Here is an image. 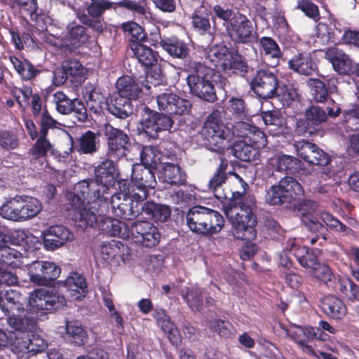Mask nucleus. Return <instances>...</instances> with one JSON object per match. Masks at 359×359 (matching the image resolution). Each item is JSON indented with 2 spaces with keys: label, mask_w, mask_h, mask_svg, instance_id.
<instances>
[{
  "label": "nucleus",
  "mask_w": 359,
  "mask_h": 359,
  "mask_svg": "<svg viewBox=\"0 0 359 359\" xmlns=\"http://www.w3.org/2000/svg\"><path fill=\"white\" fill-rule=\"evenodd\" d=\"M63 65L72 83L79 84L84 80L86 70L78 60H66L63 62Z\"/></svg>",
  "instance_id": "42"
},
{
  "label": "nucleus",
  "mask_w": 359,
  "mask_h": 359,
  "mask_svg": "<svg viewBox=\"0 0 359 359\" xmlns=\"http://www.w3.org/2000/svg\"><path fill=\"white\" fill-rule=\"evenodd\" d=\"M22 255L18 250L5 244L0 248V262L12 268H18L22 265L20 259Z\"/></svg>",
  "instance_id": "41"
},
{
  "label": "nucleus",
  "mask_w": 359,
  "mask_h": 359,
  "mask_svg": "<svg viewBox=\"0 0 359 359\" xmlns=\"http://www.w3.org/2000/svg\"><path fill=\"white\" fill-rule=\"evenodd\" d=\"M257 41L264 62L268 66L276 67L283 56V53L278 43L269 36H262L258 39Z\"/></svg>",
  "instance_id": "20"
},
{
  "label": "nucleus",
  "mask_w": 359,
  "mask_h": 359,
  "mask_svg": "<svg viewBox=\"0 0 359 359\" xmlns=\"http://www.w3.org/2000/svg\"><path fill=\"white\" fill-rule=\"evenodd\" d=\"M214 18L222 20L226 36L234 44L256 42L258 34L256 25L245 14L219 4L212 7Z\"/></svg>",
  "instance_id": "4"
},
{
  "label": "nucleus",
  "mask_w": 359,
  "mask_h": 359,
  "mask_svg": "<svg viewBox=\"0 0 359 359\" xmlns=\"http://www.w3.org/2000/svg\"><path fill=\"white\" fill-rule=\"evenodd\" d=\"M100 229L111 236H118L123 239L130 238V227L118 219L107 217L102 221Z\"/></svg>",
  "instance_id": "31"
},
{
  "label": "nucleus",
  "mask_w": 359,
  "mask_h": 359,
  "mask_svg": "<svg viewBox=\"0 0 359 359\" xmlns=\"http://www.w3.org/2000/svg\"><path fill=\"white\" fill-rule=\"evenodd\" d=\"M322 221L332 231L343 233L344 236H352L353 230L341 222L337 217L328 212H323L320 214Z\"/></svg>",
  "instance_id": "43"
},
{
  "label": "nucleus",
  "mask_w": 359,
  "mask_h": 359,
  "mask_svg": "<svg viewBox=\"0 0 359 359\" xmlns=\"http://www.w3.org/2000/svg\"><path fill=\"white\" fill-rule=\"evenodd\" d=\"M224 71L231 70L233 72L244 76L248 72V65L246 60L239 53L231 54L227 63H224Z\"/></svg>",
  "instance_id": "45"
},
{
  "label": "nucleus",
  "mask_w": 359,
  "mask_h": 359,
  "mask_svg": "<svg viewBox=\"0 0 359 359\" xmlns=\"http://www.w3.org/2000/svg\"><path fill=\"white\" fill-rule=\"evenodd\" d=\"M61 273V269L55 262L36 260L28 267V273L32 283L38 285L52 284Z\"/></svg>",
  "instance_id": "13"
},
{
  "label": "nucleus",
  "mask_w": 359,
  "mask_h": 359,
  "mask_svg": "<svg viewBox=\"0 0 359 359\" xmlns=\"http://www.w3.org/2000/svg\"><path fill=\"white\" fill-rule=\"evenodd\" d=\"M62 285L75 299H81L88 292L86 278L78 272H72L62 282Z\"/></svg>",
  "instance_id": "29"
},
{
  "label": "nucleus",
  "mask_w": 359,
  "mask_h": 359,
  "mask_svg": "<svg viewBox=\"0 0 359 359\" xmlns=\"http://www.w3.org/2000/svg\"><path fill=\"white\" fill-rule=\"evenodd\" d=\"M304 193L302 184L296 179L286 176L266 191L265 201L270 205H288L300 198Z\"/></svg>",
  "instance_id": "9"
},
{
  "label": "nucleus",
  "mask_w": 359,
  "mask_h": 359,
  "mask_svg": "<svg viewBox=\"0 0 359 359\" xmlns=\"http://www.w3.org/2000/svg\"><path fill=\"white\" fill-rule=\"evenodd\" d=\"M104 133L108 140L109 156L125 157L135 149L140 151V157H156L160 154V149L156 146H131L128 136L109 124L105 125Z\"/></svg>",
  "instance_id": "6"
},
{
  "label": "nucleus",
  "mask_w": 359,
  "mask_h": 359,
  "mask_svg": "<svg viewBox=\"0 0 359 359\" xmlns=\"http://www.w3.org/2000/svg\"><path fill=\"white\" fill-rule=\"evenodd\" d=\"M233 52L224 45H216L211 47L207 52V58L216 67L224 69V63H227Z\"/></svg>",
  "instance_id": "37"
},
{
  "label": "nucleus",
  "mask_w": 359,
  "mask_h": 359,
  "mask_svg": "<svg viewBox=\"0 0 359 359\" xmlns=\"http://www.w3.org/2000/svg\"><path fill=\"white\" fill-rule=\"evenodd\" d=\"M227 180L226 175H222L215 172L208 182L210 190L212 191L214 196L219 200L227 199L229 196L226 194L219 191L220 188Z\"/></svg>",
  "instance_id": "52"
},
{
  "label": "nucleus",
  "mask_w": 359,
  "mask_h": 359,
  "mask_svg": "<svg viewBox=\"0 0 359 359\" xmlns=\"http://www.w3.org/2000/svg\"><path fill=\"white\" fill-rule=\"evenodd\" d=\"M325 58L332 63L333 69L340 74H348L353 70V62L349 56L337 47L327 48Z\"/></svg>",
  "instance_id": "23"
},
{
  "label": "nucleus",
  "mask_w": 359,
  "mask_h": 359,
  "mask_svg": "<svg viewBox=\"0 0 359 359\" xmlns=\"http://www.w3.org/2000/svg\"><path fill=\"white\" fill-rule=\"evenodd\" d=\"M229 110L235 118L244 119L247 116L248 111L243 99L231 97L229 100Z\"/></svg>",
  "instance_id": "63"
},
{
  "label": "nucleus",
  "mask_w": 359,
  "mask_h": 359,
  "mask_svg": "<svg viewBox=\"0 0 359 359\" xmlns=\"http://www.w3.org/2000/svg\"><path fill=\"white\" fill-rule=\"evenodd\" d=\"M224 111L215 109L208 115L201 134L212 150L222 152L225 142L231 137L230 128L222 123Z\"/></svg>",
  "instance_id": "10"
},
{
  "label": "nucleus",
  "mask_w": 359,
  "mask_h": 359,
  "mask_svg": "<svg viewBox=\"0 0 359 359\" xmlns=\"http://www.w3.org/2000/svg\"><path fill=\"white\" fill-rule=\"evenodd\" d=\"M310 86L313 98L316 102H324L327 100L328 93L324 81L319 79H311Z\"/></svg>",
  "instance_id": "57"
},
{
  "label": "nucleus",
  "mask_w": 359,
  "mask_h": 359,
  "mask_svg": "<svg viewBox=\"0 0 359 359\" xmlns=\"http://www.w3.org/2000/svg\"><path fill=\"white\" fill-rule=\"evenodd\" d=\"M312 334L314 335L313 327L312 326H296V329L293 330L290 337L293 341L297 343H304L312 340Z\"/></svg>",
  "instance_id": "59"
},
{
  "label": "nucleus",
  "mask_w": 359,
  "mask_h": 359,
  "mask_svg": "<svg viewBox=\"0 0 359 359\" xmlns=\"http://www.w3.org/2000/svg\"><path fill=\"white\" fill-rule=\"evenodd\" d=\"M149 40L151 45L156 46L160 44L172 57L184 58L189 53L188 46L175 37L161 39L158 33H154L151 34Z\"/></svg>",
  "instance_id": "19"
},
{
  "label": "nucleus",
  "mask_w": 359,
  "mask_h": 359,
  "mask_svg": "<svg viewBox=\"0 0 359 359\" xmlns=\"http://www.w3.org/2000/svg\"><path fill=\"white\" fill-rule=\"evenodd\" d=\"M28 341L29 339L25 336L16 337L9 344L11 351L16 355L17 359H29L33 355Z\"/></svg>",
  "instance_id": "44"
},
{
  "label": "nucleus",
  "mask_w": 359,
  "mask_h": 359,
  "mask_svg": "<svg viewBox=\"0 0 359 359\" xmlns=\"http://www.w3.org/2000/svg\"><path fill=\"white\" fill-rule=\"evenodd\" d=\"M142 212L145 217L156 223L165 222L170 217L171 210L169 206L155 203L152 201L144 202L141 206Z\"/></svg>",
  "instance_id": "28"
},
{
  "label": "nucleus",
  "mask_w": 359,
  "mask_h": 359,
  "mask_svg": "<svg viewBox=\"0 0 359 359\" xmlns=\"http://www.w3.org/2000/svg\"><path fill=\"white\" fill-rule=\"evenodd\" d=\"M186 66L192 72L187 77V83L191 93L203 100L215 102L217 100L216 93L209 77L212 69L203 63L194 60H189Z\"/></svg>",
  "instance_id": "7"
},
{
  "label": "nucleus",
  "mask_w": 359,
  "mask_h": 359,
  "mask_svg": "<svg viewBox=\"0 0 359 359\" xmlns=\"http://www.w3.org/2000/svg\"><path fill=\"white\" fill-rule=\"evenodd\" d=\"M128 248L122 242L116 240L103 242L100 246L102 257L106 262H111L116 258L124 260L125 252Z\"/></svg>",
  "instance_id": "32"
},
{
  "label": "nucleus",
  "mask_w": 359,
  "mask_h": 359,
  "mask_svg": "<svg viewBox=\"0 0 359 359\" xmlns=\"http://www.w3.org/2000/svg\"><path fill=\"white\" fill-rule=\"evenodd\" d=\"M162 175L164 181L170 184L182 185L187 180V175L179 165L170 163H164L162 167Z\"/></svg>",
  "instance_id": "36"
},
{
  "label": "nucleus",
  "mask_w": 359,
  "mask_h": 359,
  "mask_svg": "<svg viewBox=\"0 0 359 359\" xmlns=\"http://www.w3.org/2000/svg\"><path fill=\"white\" fill-rule=\"evenodd\" d=\"M25 299L17 290L12 288L4 289L0 291V309L6 314L25 311L22 300Z\"/></svg>",
  "instance_id": "22"
},
{
  "label": "nucleus",
  "mask_w": 359,
  "mask_h": 359,
  "mask_svg": "<svg viewBox=\"0 0 359 359\" xmlns=\"http://www.w3.org/2000/svg\"><path fill=\"white\" fill-rule=\"evenodd\" d=\"M181 218L194 233L209 237L219 233L225 223L223 215L218 211L202 205H195L189 208L185 214L184 211L177 213V219Z\"/></svg>",
  "instance_id": "5"
},
{
  "label": "nucleus",
  "mask_w": 359,
  "mask_h": 359,
  "mask_svg": "<svg viewBox=\"0 0 359 359\" xmlns=\"http://www.w3.org/2000/svg\"><path fill=\"white\" fill-rule=\"evenodd\" d=\"M161 237L158 229L149 221H135L130 226V238L135 243L143 248H151L156 246Z\"/></svg>",
  "instance_id": "12"
},
{
  "label": "nucleus",
  "mask_w": 359,
  "mask_h": 359,
  "mask_svg": "<svg viewBox=\"0 0 359 359\" xmlns=\"http://www.w3.org/2000/svg\"><path fill=\"white\" fill-rule=\"evenodd\" d=\"M308 158H277V170L285 171L290 174L306 173L305 162Z\"/></svg>",
  "instance_id": "38"
},
{
  "label": "nucleus",
  "mask_w": 359,
  "mask_h": 359,
  "mask_svg": "<svg viewBox=\"0 0 359 359\" xmlns=\"http://www.w3.org/2000/svg\"><path fill=\"white\" fill-rule=\"evenodd\" d=\"M297 8L302 11L307 17L315 22L320 20V13L316 4L309 0H300L297 3Z\"/></svg>",
  "instance_id": "62"
},
{
  "label": "nucleus",
  "mask_w": 359,
  "mask_h": 359,
  "mask_svg": "<svg viewBox=\"0 0 359 359\" xmlns=\"http://www.w3.org/2000/svg\"><path fill=\"white\" fill-rule=\"evenodd\" d=\"M91 3L87 7L88 13L93 18H100L107 9H109L112 3L109 0H90Z\"/></svg>",
  "instance_id": "61"
},
{
  "label": "nucleus",
  "mask_w": 359,
  "mask_h": 359,
  "mask_svg": "<svg viewBox=\"0 0 359 359\" xmlns=\"http://www.w3.org/2000/svg\"><path fill=\"white\" fill-rule=\"evenodd\" d=\"M22 210L24 221L31 219L37 215L42 210L41 202L36 198L27 196L23 198Z\"/></svg>",
  "instance_id": "51"
},
{
  "label": "nucleus",
  "mask_w": 359,
  "mask_h": 359,
  "mask_svg": "<svg viewBox=\"0 0 359 359\" xmlns=\"http://www.w3.org/2000/svg\"><path fill=\"white\" fill-rule=\"evenodd\" d=\"M161 330L167 334L170 344L177 346L182 342V337L180 332L175 324L170 320V317L165 318L159 324H158Z\"/></svg>",
  "instance_id": "46"
},
{
  "label": "nucleus",
  "mask_w": 359,
  "mask_h": 359,
  "mask_svg": "<svg viewBox=\"0 0 359 359\" xmlns=\"http://www.w3.org/2000/svg\"><path fill=\"white\" fill-rule=\"evenodd\" d=\"M261 145L258 142L242 140L234 142L227 149L229 150V154L234 157H257L259 155L257 147Z\"/></svg>",
  "instance_id": "34"
},
{
  "label": "nucleus",
  "mask_w": 359,
  "mask_h": 359,
  "mask_svg": "<svg viewBox=\"0 0 359 359\" xmlns=\"http://www.w3.org/2000/svg\"><path fill=\"white\" fill-rule=\"evenodd\" d=\"M131 50L139 62L145 67L155 65L157 62L156 54L149 46L139 41H133Z\"/></svg>",
  "instance_id": "35"
},
{
  "label": "nucleus",
  "mask_w": 359,
  "mask_h": 359,
  "mask_svg": "<svg viewBox=\"0 0 359 359\" xmlns=\"http://www.w3.org/2000/svg\"><path fill=\"white\" fill-rule=\"evenodd\" d=\"M84 98L88 104L91 108H97L104 102V97L100 93L99 90L92 84H88L85 87L83 91Z\"/></svg>",
  "instance_id": "54"
},
{
  "label": "nucleus",
  "mask_w": 359,
  "mask_h": 359,
  "mask_svg": "<svg viewBox=\"0 0 359 359\" xmlns=\"http://www.w3.org/2000/svg\"><path fill=\"white\" fill-rule=\"evenodd\" d=\"M183 297L193 311L200 312L202 310L203 297L202 291L199 287H188Z\"/></svg>",
  "instance_id": "47"
},
{
  "label": "nucleus",
  "mask_w": 359,
  "mask_h": 359,
  "mask_svg": "<svg viewBox=\"0 0 359 359\" xmlns=\"http://www.w3.org/2000/svg\"><path fill=\"white\" fill-rule=\"evenodd\" d=\"M321 309L327 317L334 320H341L347 313L344 302L334 295H327L322 299Z\"/></svg>",
  "instance_id": "27"
},
{
  "label": "nucleus",
  "mask_w": 359,
  "mask_h": 359,
  "mask_svg": "<svg viewBox=\"0 0 359 359\" xmlns=\"http://www.w3.org/2000/svg\"><path fill=\"white\" fill-rule=\"evenodd\" d=\"M133 198H121L118 195H111L108 199L114 215L123 219L132 220L140 214V204L134 202Z\"/></svg>",
  "instance_id": "15"
},
{
  "label": "nucleus",
  "mask_w": 359,
  "mask_h": 359,
  "mask_svg": "<svg viewBox=\"0 0 359 359\" xmlns=\"http://www.w3.org/2000/svg\"><path fill=\"white\" fill-rule=\"evenodd\" d=\"M177 97V95L170 91H166L158 95L156 102L159 110L170 114Z\"/></svg>",
  "instance_id": "58"
},
{
  "label": "nucleus",
  "mask_w": 359,
  "mask_h": 359,
  "mask_svg": "<svg viewBox=\"0 0 359 359\" xmlns=\"http://www.w3.org/2000/svg\"><path fill=\"white\" fill-rule=\"evenodd\" d=\"M143 84L129 76L120 77L116 83L117 93L129 99L137 100L142 95Z\"/></svg>",
  "instance_id": "26"
},
{
  "label": "nucleus",
  "mask_w": 359,
  "mask_h": 359,
  "mask_svg": "<svg viewBox=\"0 0 359 359\" xmlns=\"http://www.w3.org/2000/svg\"><path fill=\"white\" fill-rule=\"evenodd\" d=\"M345 128L351 130H356L359 127V107L353 105L344 110Z\"/></svg>",
  "instance_id": "55"
},
{
  "label": "nucleus",
  "mask_w": 359,
  "mask_h": 359,
  "mask_svg": "<svg viewBox=\"0 0 359 359\" xmlns=\"http://www.w3.org/2000/svg\"><path fill=\"white\" fill-rule=\"evenodd\" d=\"M294 147L297 151V154L299 157H316V154L321 157L324 155V151L320 149L315 144L311 143L307 141H299L294 144Z\"/></svg>",
  "instance_id": "50"
},
{
  "label": "nucleus",
  "mask_w": 359,
  "mask_h": 359,
  "mask_svg": "<svg viewBox=\"0 0 359 359\" xmlns=\"http://www.w3.org/2000/svg\"><path fill=\"white\" fill-rule=\"evenodd\" d=\"M26 337L29 339L28 342L33 355L43 351L48 347L47 341L39 334L34 333V331L29 332Z\"/></svg>",
  "instance_id": "64"
},
{
  "label": "nucleus",
  "mask_w": 359,
  "mask_h": 359,
  "mask_svg": "<svg viewBox=\"0 0 359 359\" xmlns=\"http://www.w3.org/2000/svg\"><path fill=\"white\" fill-rule=\"evenodd\" d=\"M318 253L317 249H311L296 243L292 244L290 249V254L302 267L311 269H315L319 265Z\"/></svg>",
  "instance_id": "21"
},
{
  "label": "nucleus",
  "mask_w": 359,
  "mask_h": 359,
  "mask_svg": "<svg viewBox=\"0 0 359 359\" xmlns=\"http://www.w3.org/2000/svg\"><path fill=\"white\" fill-rule=\"evenodd\" d=\"M67 29L65 46L69 47V49L77 48L88 41V35L83 26L72 22L68 25Z\"/></svg>",
  "instance_id": "33"
},
{
  "label": "nucleus",
  "mask_w": 359,
  "mask_h": 359,
  "mask_svg": "<svg viewBox=\"0 0 359 359\" xmlns=\"http://www.w3.org/2000/svg\"><path fill=\"white\" fill-rule=\"evenodd\" d=\"M289 67L303 75H311L317 69V66L309 53H299L293 55L288 62Z\"/></svg>",
  "instance_id": "30"
},
{
  "label": "nucleus",
  "mask_w": 359,
  "mask_h": 359,
  "mask_svg": "<svg viewBox=\"0 0 359 359\" xmlns=\"http://www.w3.org/2000/svg\"><path fill=\"white\" fill-rule=\"evenodd\" d=\"M65 303L64 296L60 295L55 290H36L30 293L25 309L27 313L36 317H20V313L15 311L8 318V324L21 332L34 331L37 327V318L46 315L48 311L62 308Z\"/></svg>",
  "instance_id": "3"
},
{
  "label": "nucleus",
  "mask_w": 359,
  "mask_h": 359,
  "mask_svg": "<svg viewBox=\"0 0 359 359\" xmlns=\"http://www.w3.org/2000/svg\"><path fill=\"white\" fill-rule=\"evenodd\" d=\"M303 221L305 222V225L308 226L311 231H316L318 233V234L316 235L310 239L309 243L311 245H315L320 236L324 241L327 240L326 232L327 231V229L316 217L312 216L311 218L308 219L306 222L305 220Z\"/></svg>",
  "instance_id": "53"
},
{
  "label": "nucleus",
  "mask_w": 359,
  "mask_h": 359,
  "mask_svg": "<svg viewBox=\"0 0 359 359\" xmlns=\"http://www.w3.org/2000/svg\"><path fill=\"white\" fill-rule=\"evenodd\" d=\"M278 80L273 73L267 69L257 70L250 82L251 88L263 99L275 95Z\"/></svg>",
  "instance_id": "14"
},
{
  "label": "nucleus",
  "mask_w": 359,
  "mask_h": 359,
  "mask_svg": "<svg viewBox=\"0 0 359 359\" xmlns=\"http://www.w3.org/2000/svg\"><path fill=\"white\" fill-rule=\"evenodd\" d=\"M156 123L154 111H150L140 122V128H138L140 134H144L150 138H156L159 133Z\"/></svg>",
  "instance_id": "49"
},
{
  "label": "nucleus",
  "mask_w": 359,
  "mask_h": 359,
  "mask_svg": "<svg viewBox=\"0 0 359 359\" xmlns=\"http://www.w3.org/2000/svg\"><path fill=\"white\" fill-rule=\"evenodd\" d=\"M107 106L110 114L120 118H126L133 113L132 102L117 93L107 99Z\"/></svg>",
  "instance_id": "25"
},
{
  "label": "nucleus",
  "mask_w": 359,
  "mask_h": 359,
  "mask_svg": "<svg viewBox=\"0 0 359 359\" xmlns=\"http://www.w3.org/2000/svg\"><path fill=\"white\" fill-rule=\"evenodd\" d=\"M100 187L93 182L76 183L72 191L65 194V210L68 217L82 229L93 226L97 223V214H104L109 209V202L104 203L99 195ZM106 190V188L102 187Z\"/></svg>",
  "instance_id": "1"
},
{
  "label": "nucleus",
  "mask_w": 359,
  "mask_h": 359,
  "mask_svg": "<svg viewBox=\"0 0 359 359\" xmlns=\"http://www.w3.org/2000/svg\"><path fill=\"white\" fill-rule=\"evenodd\" d=\"M221 163L216 172L227 175L229 165L227 158H220ZM238 180L239 189H231V204L234 205L231 209L233 234L234 237L242 241H252L256 237L255 226L257 223V217L253 213L256 207V200L254 196L245 195L249 186L243 179L235 172H228Z\"/></svg>",
  "instance_id": "2"
},
{
  "label": "nucleus",
  "mask_w": 359,
  "mask_h": 359,
  "mask_svg": "<svg viewBox=\"0 0 359 359\" xmlns=\"http://www.w3.org/2000/svg\"><path fill=\"white\" fill-rule=\"evenodd\" d=\"M118 176V170L114 161L109 158H105V161L102 162L95 170V180L88 179L81 182H86L88 184L94 182L100 187L106 188V190L101 188L99 190V195H101L102 201L106 205L107 200L111 196L109 187L115 184Z\"/></svg>",
  "instance_id": "11"
},
{
  "label": "nucleus",
  "mask_w": 359,
  "mask_h": 359,
  "mask_svg": "<svg viewBox=\"0 0 359 359\" xmlns=\"http://www.w3.org/2000/svg\"><path fill=\"white\" fill-rule=\"evenodd\" d=\"M74 100H70L64 93L57 91L53 95V102L56 110L62 114L71 113L72 104Z\"/></svg>",
  "instance_id": "56"
},
{
  "label": "nucleus",
  "mask_w": 359,
  "mask_h": 359,
  "mask_svg": "<svg viewBox=\"0 0 359 359\" xmlns=\"http://www.w3.org/2000/svg\"><path fill=\"white\" fill-rule=\"evenodd\" d=\"M231 137H237L250 142H258L264 146L266 137L257 127L245 121H236L230 128Z\"/></svg>",
  "instance_id": "18"
},
{
  "label": "nucleus",
  "mask_w": 359,
  "mask_h": 359,
  "mask_svg": "<svg viewBox=\"0 0 359 359\" xmlns=\"http://www.w3.org/2000/svg\"><path fill=\"white\" fill-rule=\"evenodd\" d=\"M305 116L311 125L318 126L327 119L325 111L318 106H311L305 112Z\"/></svg>",
  "instance_id": "60"
},
{
  "label": "nucleus",
  "mask_w": 359,
  "mask_h": 359,
  "mask_svg": "<svg viewBox=\"0 0 359 359\" xmlns=\"http://www.w3.org/2000/svg\"><path fill=\"white\" fill-rule=\"evenodd\" d=\"M210 13L204 6L196 9L191 16V25L194 31L202 36H205L208 41L212 42L215 35V26L211 25Z\"/></svg>",
  "instance_id": "17"
},
{
  "label": "nucleus",
  "mask_w": 359,
  "mask_h": 359,
  "mask_svg": "<svg viewBox=\"0 0 359 359\" xmlns=\"http://www.w3.org/2000/svg\"><path fill=\"white\" fill-rule=\"evenodd\" d=\"M309 164L323 165L322 171L329 176H335L344 170V164L341 158H313Z\"/></svg>",
  "instance_id": "39"
},
{
  "label": "nucleus",
  "mask_w": 359,
  "mask_h": 359,
  "mask_svg": "<svg viewBox=\"0 0 359 359\" xmlns=\"http://www.w3.org/2000/svg\"><path fill=\"white\" fill-rule=\"evenodd\" d=\"M74 238V233L63 225H53L43 233V244L46 250H54Z\"/></svg>",
  "instance_id": "16"
},
{
  "label": "nucleus",
  "mask_w": 359,
  "mask_h": 359,
  "mask_svg": "<svg viewBox=\"0 0 359 359\" xmlns=\"http://www.w3.org/2000/svg\"><path fill=\"white\" fill-rule=\"evenodd\" d=\"M97 137L96 134L88 130L79 138L78 151L85 154H91L97 150Z\"/></svg>",
  "instance_id": "48"
},
{
  "label": "nucleus",
  "mask_w": 359,
  "mask_h": 359,
  "mask_svg": "<svg viewBox=\"0 0 359 359\" xmlns=\"http://www.w3.org/2000/svg\"><path fill=\"white\" fill-rule=\"evenodd\" d=\"M66 332L71 341L77 346L84 345L88 339L87 331L77 322H68L66 325Z\"/></svg>",
  "instance_id": "40"
},
{
  "label": "nucleus",
  "mask_w": 359,
  "mask_h": 359,
  "mask_svg": "<svg viewBox=\"0 0 359 359\" xmlns=\"http://www.w3.org/2000/svg\"><path fill=\"white\" fill-rule=\"evenodd\" d=\"M140 163L133 169L131 183L137 192L133 194L137 201H144L149 196V191L154 189L157 184L154 170L158 168L161 158H140Z\"/></svg>",
  "instance_id": "8"
},
{
  "label": "nucleus",
  "mask_w": 359,
  "mask_h": 359,
  "mask_svg": "<svg viewBox=\"0 0 359 359\" xmlns=\"http://www.w3.org/2000/svg\"><path fill=\"white\" fill-rule=\"evenodd\" d=\"M23 198H27V196L16 195L13 198L7 200L0 206V216L11 221H24V214L22 212Z\"/></svg>",
  "instance_id": "24"
}]
</instances>
